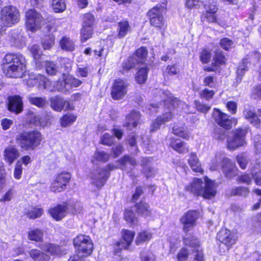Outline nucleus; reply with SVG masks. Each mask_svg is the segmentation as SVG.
Returning <instances> with one entry per match:
<instances>
[{
    "label": "nucleus",
    "instance_id": "obj_11",
    "mask_svg": "<svg viewBox=\"0 0 261 261\" xmlns=\"http://www.w3.org/2000/svg\"><path fill=\"white\" fill-rule=\"evenodd\" d=\"M128 84L126 82L120 80H115L111 87V95L114 100L122 99L127 93Z\"/></svg>",
    "mask_w": 261,
    "mask_h": 261
},
{
    "label": "nucleus",
    "instance_id": "obj_26",
    "mask_svg": "<svg viewBox=\"0 0 261 261\" xmlns=\"http://www.w3.org/2000/svg\"><path fill=\"white\" fill-rule=\"evenodd\" d=\"M170 146L179 153H187L189 152V147L188 144L178 139L171 138L170 142Z\"/></svg>",
    "mask_w": 261,
    "mask_h": 261
},
{
    "label": "nucleus",
    "instance_id": "obj_8",
    "mask_svg": "<svg viewBox=\"0 0 261 261\" xmlns=\"http://www.w3.org/2000/svg\"><path fill=\"white\" fill-rule=\"evenodd\" d=\"M212 117L219 125L226 129H230L232 124L236 125L237 123L236 119L229 118V116L218 109H214Z\"/></svg>",
    "mask_w": 261,
    "mask_h": 261
},
{
    "label": "nucleus",
    "instance_id": "obj_53",
    "mask_svg": "<svg viewBox=\"0 0 261 261\" xmlns=\"http://www.w3.org/2000/svg\"><path fill=\"white\" fill-rule=\"evenodd\" d=\"M124 218L126 222L131 224H135L137 222V218L135 213L130 210H126L124 212Z\"/></svg>",
    "mask_w": 261,
    "mask_h": 261
},
{
    "label": "nucleus",
    "instance_id": "obj_50",
    "mask_svg": "<svg viewBox=\"0 0 261 261\" xmlns=\"http://www.w3.org/2000/svg\"><path fill=\"white\" fill-rule=\"evenodd\" d=\"M249 193V190L247 188L244 187H235L231 190L230 195L231 196H247Z\"/></svg>",
    "mask_w": 261,
    "mask_h": 261
},
{
    "label": "nucleus",
    "instance_id": "obj_55",
    "mask_svg": "<svg viewBox=\"0 0 261 261\" xmlns=\"http://www.w3.org/2000/svg\"><path fill=\"white\" fill-rule=\"evenodd\" d=\"M110 154L103 151H97L94 155L93 158L97 161H100L102 162H108L109 160Z\"/></svg>",
    "mask_w": 261,
    "mask_h": 261
},
{
    "label": "nucleus",
    "instance_id": "obj_25",
    "mask_svg": "<svg viewBox=\"0 0 261 261\" xmlns=\"http://www.w3.org/2000/svg\"><path fill=\"white\" fill-rule=\"evenodd\" d=\"M203 184L201 179L195 178L189 185L185 187V189L195 196H201Z\"/></svg>",
    "mask_w": 261,
    "mask_h": 261
},
{
    "label": "nucleus",
    "instance_id": "obj_33",
    "mask_svg": "<svg viewBox=\"0 0 261 261\" xmlns=\"http://www.w3.org/2000/svg\"><path fill=\"white\" fill-rule=\"evenodd\" d=\"M27 100L31 105L36 106L39 108H44L46 103L47 100L45 97H37L34 94H29L27 97Z\"/></svg>",
    "mask_w": 261,
    "mask_h": 261
},
{
    "label": "nucleus",
    "instance_id": "obj_49",
    "mask_svg": "<svg viewBox=\"0 0 261 261\" xmlns=\"http://www.w3.org/2000/svg\"><path fill=\"white\" fill-rule=\"evenodd\" d=\"M94 17L91 13H86L83 15L82 27L93 28L94 22Z\"/></svg>",
    "mask_w": 261,
    "mask_h": 261
},
{
    "label": "nucleus",
    "instance_id": "obj_5",
    "mask_svg": "<svg viewBox=\"0 0 261 261\" xmlns=\"http://www.w3.org/2000/svg\"><path fill=\"white\" fill-rule=\"evenodd\" d=\"M20 14L18 9L14 6H7L1 12V20L6 26L11 27L17 23L20 19Z\"/></svg>",
    "mask_w": 261,
    "mask_h": 261
},
{
    "label": "nucleus",
    "instance_id": "obj_2",
    "mask_svg": "<svg viewBox=\"0 0 261 261\" xmlns=\"http://www.w3.org/2000/svg\"><path fill=\"white\" fill-rule=\"evenodd\" d=\"M42 140L41 133L37 130L27 131L16 136V143L20 148L25 150H33L38 146Z\"/></svg>",
    "mask_w": 261,
    "mask_h": 261
},
{
    "label": "nucleus",
    "instance_id": "obj_58",
    "mask_svg": "<svg viewBox=\"0 0 261 261\" xmlns=\"http://www.w3.org/2000/svg\"><path fill=\"white\" fill-rule=\"evenodd\" d=\"M29 50L35 59H38L42 55V52L39 46L37 44H33L29 47Z\"/></svg>",
    "mask_w": 261,
    "mask_h": 261
},
{
    "label": "nucleus",
    "instance_id": "obj_39",
    "mask_svg": "<svg viewBox=\"0 0 261 261\" xmlns=\"http://www.w3.org/2000/svg\"><path fill=\"white\" fill-rule=\"evenodd\" d=\"M172 133L184 139L189 138V132L186 127L174 125L172 128Z\"/></svg>",
    "mask_w": 261,
    "mask_h": 261
},
{
    "label": "nucleus",
    "instance_id": "obj_52",
    "mask_svg": "<svg viewBox=\"0 0 261 261\" xmlns=\"http://www.w3.org/2000/svg\"><path fill=\"white\" fill-rule=\"evenodd\" d=\"M93 34V28L82 27L81 31V38L83 42L86 41L91 38Z\"/></svg>",
    "mask_w": 261,
    "mask_h": 261
},
{
    "label": "nucleus",
    "instance_id": "obj_44",
    "mask_svg": "<svg viewBox=\"0 0 261 261\" xmlns=\"http://www.w3.org/2000/svg\"><path fill=\"white\" fill-rule=\"evenodd\" d=\"M76 119V117L72 114H68L64 115L60 119L61 125L63 127H67L71 125Z\"/></svg>",
    "mask_w": 261,
    "mask_h": 261
},
{
    "label": "nucleus",
    "instance_id": "obj_23",
    "mask_svg": "<svg viewBox=\"0 0 261 261\" xmlns=\"http://www.w3.org/2000/svg\"><path fill=\"white\" fill-rule=\"evenodd\" d=\"M205 10V17L211 22L216 21V13L218 10L216 3L214 0H209L204 4Z\"/></svg>",
    "mask_w": 261,
    "mask_h": 261
},
{
    "label": "nucleus",
    "instance_id": "obj_1",
    "mask_svg": "<svg viewBox=\"0 0 261 261\" xmlns=\"http://www.w3.org/2000/svg\"><path fill=\"white\" fill-rule=\"evenodd\" d=\"M3 64L4 72L9 77H21L25 71V60L21 54H6L3 60Z\"/></svg>",
    "mask_w": 261,
    "mask_h": 261
},
{
    "label": "nucleus",
    "instance_id": "obj_62",
    "mask_svg": "<svg viewBox=\"0 0 261 261\" xmlns=\"http://www.w3.org/2000/svg\"><path fill=\"white\" fill-rule=\"evenodd\" d=\"M46 71L48 74L55 75L57 72V66L51 62H46L45 64Z\"/></svg>",
    "mask_w": 261,
    "mask_h": 261
},
{
    "label": "nucleus",
    "instance_id": "obj_51",
    "mask_svg": "<svg viewBox=\"0 0 261 261\" xmlns=\"http://www.w3.org/2000/svg\"><path fill=\"white\" fill-rule=\"evenodd\" d=\"M52 7L55 12H62L66 9L65 0H53Z\"/></svg>",
    "mask_w": 261,
    "mask_h": 261
},
{
    "label": "nucleus",
    "instance_id": "obj_20",
    "mask_svg": "<svg viewBox=\"0 0 261 261\" xmlns=\"http://www.w3.org/2000/svg\"><path fill=\"white\" fill-rule=\"evenodd\" d=\"M222 169L225 176L228 178H232L237 175V168L228 158H223L222 161Z\"/></svg>",
    "mask_w": 261,
    "mask_h": 261
},
{
    "label": "nucleus",
    "instance_id": "obj_47",
    "mask_svg": "<svg viewBox=\"0 0 261 261\" xmlns=\"http://www.w3.org/2000/svg\"><path fill=\"white\" fill-rule=\"evenodd\" d=\"M43 213V210L42 208L32 207L26 213V215L30 219H36L40 217Z\"/></svg>",
    "mask_w": 261,
    "mask_h": 261
},
{
    "label": "nucleus",
    "instance_id": "obj_15",
    "mask_svg": "<svg viewBox=\"0 0 261 261\" xmlns=\"http://www.w3.org/2000/svg\"><path fill=\"white\" fill-rule=\"evenodd\" d=\"M122 239L124 242L120 241L117 243L116 245L118 247V249L115 251V253L116 255L119 256L120 255V253L122 249H127L129 246L131 244L135 233L134 231L128 230H122Z\"/></svg>",
    "mask_w": 261,
    "mask_h": 261
},
{
    "label": "nucleus",
    "instance_id": "obj_21",
    "mask_svg": "<svg viewBox=\"0 0 261 261\" xmlns=\"http://www.w3.org/2000/svg\"><path fill=\"white\" fill-rule=\"evenodd\" d=\"M68 205L67 203L58 204L48 210V213L56 221H60L67 214Z\"/></svg>",
    "mask_w": 261,
    "mask_h": 261
},
{
    "label": "nucleus",
    "instance_id": "obj_59",
    "mask_svg": "<svg viewBox=\"0 0 261 261\" xmlns=\"http://www.w3.org/2000/svg\"><path fill=\"white\" fill-rule=\"evenodd\" d=\"M151 234L146 231H142L139 234L138 237L137 238L136 242L137 245L145 242L148 241L151 238Z\"/></svg>",
    "mask_w": 261,
    "mask_h": 261
},
{
    "label": "nucleus",
    "instance_id": "obj_4",
    "mask_svg": "<svg viewBox=\"0 0 261 261\" xmlns=\"http://www.w3.org/2000/svg\"><path fill=\"white\" fill-rule=\"evenodd\" d=\"M82 83L81 81L73 76L67 75L59 79L54 87L56 91L66 94L72 88L79 87Z\"/></svg>",
    "mask_w": 261,
    "mask_h": 261
},
{
    "label": "nucleus",
    "instance_id": "obj_9",
    "mask_svg": "<svg viewBox=\"0 0 261 261\" xmlns=\"http://www.w3.org/2000/svg\"><path fill=\"white\" fill-rule=\"evenodd\" d=\"M247 134L246 129L239 128L234 133L232 138H228L227 146L230 150H234L239 147L242 146L245 143V136Z\"/></svg>",
    "mask_w": 261,
    "mask_h": 261
},
{
    "label": "nucleus",
    "instance_id": "obj_40",
    "mask_svg": "<svg viewBox=\"0 0 261 261\" xmlns=\"http://www.w3.org/2000/svg\"><path fill=\"white\" fill-rule=\"evenodd\" d=\"M11 43L12 45L21 47L24 45V38L17 32H13L11 34Z\"/></svg>",
    "mask_w": 261,
    "mask_h": 261
},
{
    "label": "nucleus",
    "instance_id": "obj_32",
    "mask_svg": "<svg viewBox=\"0 0 261 261\" xmlns=\"http://www.w3.org/2000/svg\"><path fill=\"white\" fill-rule=\"evenodd\" d=\"M50 102L51 108L56 112H60L64 109V99L61 96L50 97Z\"/></svg>",
    "mask_w": 261,
    "mask_h": 261
},
{
    "label": "nucleus",
    "instance_id": "obj_17",
    "mask_svg": "<svg viewBox=\"0 0 261 261\" xmlns=\"http://www.w3.org/2000/svg\"><path fill=\"white\" fill-rule=\"evenodd\" d=\"M109 176L110 173L107 171V170L102 168L97 169L92 174L91 177L93 180V184L97 188H101L106 182Z\"/></svg>",
    "mask_w": 261,
    "mask_h": 261
},
{
    "label": "nucleus",
    "instance_id": "obj_43",
    "mask_svg": "<svg viewBox=\"0 0 261 261\" xmlns=\"http://www.w3.org/2000/svg\"><path fill=\"white\" fill-rule=\"evenodd\" d=\"M148 72V69L146 67L141 68L138 71L136 75V80L139 84H143L146 81Z\"/></svg>",
    "mask_w": 261,
    "mask_h": 261
},
{
    "label": "nucleus",
    "instance_id": "obj_31",
    "mask_svg": "<svg viewBox=\"0 0 261 261\" xmlns=\"http://www.w3.org/2000/svg\"><path fill=\"white\" fill-rule=\"evenodd\" d=\"M189 164L192 170L196 172L203 173L201 163L197 157L195 153H191L188 159Z\"/></svg>",
    "mask_w": 261,
    "mask_h": 261
},
{
    "label": "nucleus",
    "instance_id": "obj_18",
    "mask_svg": "<svg viewBox=\"0 0 261 261\" xmlns=\"http://www.w3.org/2000/svg\"><path fill=\"white\" fill-rule=\"evenodd\" d=\"M20 156V151L15 145H9L4 149V159L9 165H11Z\"/></svg>",
    "mask_w": 261,
    "mask_h": 261
},
{
    "label": "nucleus",
    "instance_id": "obj_7",
    "mask_svg": "<svg viewBox=\"0 0 261 261\" xmlns=\"http://www.w3.org/2000/svg\"><path fill=\"white\" fill-rule=\"evenodd\" d=\"M25 17L27 27L32 32L39 29L43 21L42 16L34 9L28 10L26 12Z\"/></svg>",
    "mask_w": 261,
    "mask_h": 261
},
{
    "label": "nucleus",
    "instance_id": "obj_14",
    "mask_svg": "<svg viewBox=\"0 0 261 261\" xmlns=\"http://www.w3.org/2000/svg\"><path fill=\"white\" fill-rule=\"evenodd\" d=\"M199 217V213L197 211H189L182 217L180 221L183 224V230L187 232L195 225L197 219Z\"/></svg>",
    "mask_w": 261,
    "mask_h": 261
},
{
    "label": "nucleus",
    "instance_id": "obj_64",
    "mask_svg": "<svg viewBox=\"0 0 261 261\" xmlns=\"http://www.w3.org/2000/svg\"><path fill=\"white\" fill-rule=\"evenodd\" d=\"M140 258L141 261H156L155 255L150 252L142 253Z\"/></svg>",
    "mask_w": 261,
    "mask_h": 261
},
{
    "label": "nucleus",
    "instance_id": "obj_60",
    "mask_svg": "<svg viewBox=\"0 0 261 261\" xmlns=\"http://www.w3.org/2000/svg\"><path fill=\"white\" fill-rule=\"evenodd\" d=\"M100 143L107 146L112 145L114 143L113 136L108 133L105 134L101 137Z\"/></svg>",
    "mask_w": 261,
    "mask_h": 261
},
{
    "label": "nucleus",
    "instance_id": "obj_57",
    "mask_svg": "<svg viewBox=\"0 0 261 261\" xmlns=\"http://www.w3.org/2000/svg\"><path fill=\"white\" fill-rule=\"evenodd\" d=\"M249 62L247 59H243L240 63L238 68L237 73L239 76L242 77L246 71L248 70V65Z\"/></svg>",
    "mask_w": 261,
    "mask_h": 261
},
{
    "label": "nucleus",
    "instance_id": "obj_41",
    "mask_svg": "<svg viewBox=\"0 0 261 261\" xmlns=\"http://www.w3.org/2000/svg\"><path fill=\"white\" fill-rule=\"evenodd\" d=\"M43 236V231L38 228L31 230L28 232V238L31 241L36 242L42 241Z\"/></svg>",
    "mask_w": 261,
    "mask_h": 261
},
{
    "label": "nucleus",
    "instance_id": "obj_27",
    "mask_svg": "<svg viewBox=\"0 0 261 261\" xmlns=\"http://www.w3.org/2000/svg\"><path fill=\"white\" fill-rule=\"evenodd\" d=\"M243 115L246 119L253 125L257 127L260 124V120L258 118L255 110L249 105L245 106Z\"/></svg>",
    "mask_w": 261,
    "mask_h": 261
},
{
    "label": "nucleus",
    "instance_id": "obj_56",
    "mask_svg": "<svg viewBox=\"0 0 261 261\" xmlns=\"http://www.w3.org/2000/svg\"><path fill=\"white\" fill-rule=\"evenodd\" d=\"M137 62V59L133 57H129L127 60L122 63V68L123 69L128 70L135 67Z\"/></svg>",
    "mask_w": 261,
    "mask_h": 261
},
{
    "label": "nucleus",
    "instance_id": "obj_46",
    "mask_svg": "<svg viewBox=\"0 0 261 261\" xmlns=\"http://www.w3.org/2000/svg\"><path fill=\"white\" fill-rule=\"evenodd\" d=\"M41 44L44 49H50L55 44V37L51 34L45 36Z\"/></svg>",
    "mask_w": 261,
    "mask_h": 261
},
{
    "label": "nucleus",
    "instance_id": "obj_28",
    "mask_svg": "<svg viewBox=\"0 0 261 261\" xmlns=\"http://www.w3.org/2000/svg\"><path fill=\"white\" fill-rule=\"evenodd\" d=\"M141 118L140 113L138 111H132L128 116H126L124 126L128 129H131L133 127L137 126Z\"/></svg>",
    "mask_w": 261,
    "mask_h": 261
},
{
    "label": "nucleus",
    "instance_id": "obj_13",
    "mask_svg": "<svg viewBox=\"0 0 261 261\" xmlns=\"http://www.w3.org/2000/svg\"><path fill=\"white\" fill-rule=\"evenodd\" d=\"M70 178V174L67 172L59 174L57 176L50 186L51 191L54 192L63 191L65 189Z\"/></svg>",
    "mask_w": 261,
    "mask_h": 261
},
{
    "label": "nucleus",
    "instance_id": "obj_24",
    "mask_svg": "<svg viewBox=\"0 0 261 261\" xmlns=\"http://www.w3.org/2000/svg\"><path fill=\"white\" fill-rule=\"evenodd\" d=\"M173 117L171 112H168L158 116L151 125L150 131L155 132L160 129L161 126L171 121Z\"/></svg>",
    "mask_w": 261,
    "mask_h": 261
},
{
    "label": "nucleus",
    "instance_id": "obj_42",
    "mask_svg": "<svg viewBox=\"0 0 261 261\" xmlns=\"http://www.w3.org/2000/svg\"><path fill=\"white\" fill-rule=\"evenodd\" d=\"M237 161L240 167L242 169H246L250 159L246 153H242L236 156Z\"/></svg>",
    "mask_w": 261,
    "mask_h": 261
},
{
    "label": "nucleus",
    "instance_id": "obj_48",
    "mask_svg": "<svg viewBox=\"0 0 261 261\" xmlns=\"http://www.w3.org/2000/svg\"><path fill=\"white\" fill-rule=\"evenodd\" d=\"M147 49L145 47H142L137 50L135 56L133 57L136 58L137 59V62L138 64H141L144 62V59L147 57Z\"/></svg>",
    "mask_w": 261,
    "mask_h": 261
},
{
    "label": "nucleus",
    "instance_id": "obj_29",
    "mask_svg": "<svg viewBox=\"0 0 261 261\" xmlns=\"http://www.w3.org/2000/svg\"><path fill=\"white\" fill-rule=\"evenodd\" d=\"M163 98L165 105L168 103L174 108L178 107L180 105H183L184 102L178 98L174 97L173 95L169 91L162 92Z\"/></svg>",
    "mask_w": 261,
    "mask_h": 261
},
{
    "label": "nucleus",
    "instance_id": "obj_3",
    "mask_svg": "<svg viewBox=\"0 0 261 261\" xmlns=\"http://www.w3.org/2000/svg\"><path fill=\"white\" fill-rule=\"evenodd\" d=\"M73 244L76 248V253L87 257L90 255L93 251V245L89 237L79 235L73 239Z\"/></svg>",
    "mask_w": 261,
    "mask_h": 261
},
{
    "label": "nucleus",
    "instance_id": "obj_63",
    "mask_svg": "<svg viewBox=\"0 0 261 261\" xmlns=\"http://www.w3.org/2000/svg\"><path fill=\"white\" fill-rule=\"evenodd\" d=\"M194 105L198 111L203 113H207L211 109L210 106L201 103L199 101L196 100L194 101Z\"/></svg>",
    "mask_w": 261,
    "mask_h": 261
},
{
    "label": "nucleus",
    "instance_id": "obj_12",
    "mask_svg": "<svg viewBox=\"0 0 261 261\" xmlns=\"http://www.w3.org/2000/svg\"><path fill=\"white\" fill-rule=\"evenodd\" d=\"M217 238L226 246L227 251L235 244L237 240L236 234L227 229L220 230L217 234Z\"/></svg>",
    "mask_w": 261,
    "mask_h": 261
},
{
    "label": "nucleus",
    "instance_id": "obj_19",
    "mask_svg": "<svg viewBox=\"0 0 261 261\" xmlns=\"http://www.w3.org/2000/svg\"><path fill=\"white\" fill-rule=\"evenodd\" d=\"M222 169L225 176L228 178H232L237 175V168L228 158H223L222 161Z\"/></svg>",
    "mask_w": 261,
    "mask_h": 261
},
{
    "label": "nucleus",
    "instance_id": "obj_36",
    "mask_svg": "<svg viewBox=\"0 0 261 261\" xmlns=\"http://www.w3.org/2000/svg\"><path fill=\"white\" fill-rule=\"evenodd\" d=\"M117 162L120 165V168L123 170H126L127 164L132 166H134L137 164L135 159L128 155H124L118 160Z\"/></svg>",
    "mask_w": 261,
    "mask_h": 261
},
{
    "label": "nucleus",
    "instance_id": "obj_30",
    "mask_svg": "<svg viewBox=\"0 0 261 261\" xmlns=\"http://www.w3.org/2000/svg\"><path fill=\"white\" fill-rule=\"evenodd\" d=\"M42 249L46 252L55 256H59L66 253L65 250L60 246L53 244H46Z\"/></svg>",
    "mask_w": 261,
    "mask_h": 261
},
{
    "label": "nucleus",
    "instance_id": "obj_45",
    "mask_svg": "<svg viewBox=\"0 0 261 261\" xmlns=\"http://www.w3.org/2000/svg\"><path fill=\"white\" fill-rule=\"evenodd\" d=\"M48 119L45 115H35L33 116L32 122L36 126H44L46 125Z\"/></svg>",
    "mask_w": 261,
    "mask_h": 261
},
{
    "label": "nucleus",
    "instance_id": "obj_37",
    "mask_svg": "<svg viewBox=\"0 0 261 261\" xmlns=\"http://www.w3.org/2000/svg\"><path fill=\"white\" fill-rule=\"evenodd\" d=\"M60 45L63 50L72 51L75 49L74 42L69 37L64 36L60 41Z\"/></svg>",
    "mask_w": 261,
    "mask_h": 261
},
{
    "label": "nucleus",
    "instance_id": "obj_61",
    "mask_svg": "<svg viewBox=\"0 0 261 261\" xmlns=\"http://www.w3.org/2000/svg\"><path fill=\"white\" fill-rule=\"evenodd\" d=\"M214 137L219 141H223L225 139V130L222 128L216 127L214 130Z\"/></svg>",
    "mask_w": 261,
    "mask_h": 261
},
{
    "label": "nucleus",
    "instance_id": "obj_34",
    "mask_svg": "<svg viewBox=\"0 0 261 261\" xmlns=\"http://www.w3.org/2000/svg\"><path fill=\"white\" fill-rule=\"evenodd\" d=\"M29 255L34 261H48L49 259L48 255L36 249L31 250Z\"/></svg>",
    "mask_w": 261,
    "mask_h": 261
},
{
    "label": "nucleus",
    "instance_id": "obj_10",
    "mask_svg": "<svg viewBox=\"0 0 261 261\" xmlns=\"http://www.w3.org/2000/svg\"><path fill=\"white\" fill-rule=\"evenodd\" d=\"M184 242L186 246L194 248L193 251L195 252L194 259L197 261H204L203 254L201 249L199 242L197 238L190 233L186 234L184 237Z\"/></svg>",
    "mask_w": 261,
    "mask_h": 261
},
{
    "label": "nucleus",
    "instance_id": "obj_54",
    "mask_svg": "<svg viewBox=\"0 0 261 261\" xmlns=\"http://www.w3.org/2000/svg\"><path fill=\"white\" fill-rule=\"evenodd\" d=\"M213 60L214 62L213 64L217 66L225 63V58L222 54L221 51L217 50L215 51V55L214 57Z\"/></svg>",
    "mask_w": 261,
    "mask_h": 261
},
{
    "label": "nucleus",
    "instance_id": "obj_38",
    "mask_svg": "<svg viewBox=\"0 0 261 261\" xmlns=\"http://www.w3.org/2000/svg\"><path fill=\"white\" fill-rule=\"evenodd\" d=\"M138 213L145 217H149L151 215V211L149 208L148 204L144 201H140L136 205Z\"/></svg>",
    "mask_w": 261,
    "mask_h": 261
},
{
    "label": "nucleus",
    "instance_id": "obj_35",
    "mask_svg": "<svg viewBox=\"0 0 261 261\" xmlns=\"http://www.w3.org/2000/svg\"><path fill=\"white\" fill-rule=\"evenodd\" d=\"M130 30V27L127 21L123 20L120 21L118 23L117 31L118 33L117 37L120 39L124 37Z\"/></svg>",
    "mask_w": 261,
    "mask_h": 261
},
{
    "label": "nucleus",
    "instance_id": "obj_22",
    "mask_svg": "<svg viewBox=\"0 0 261 261\" xmlns=\"http://www.w3.org/2000/svg\"><path fill=\"white\" fill-rule=\"evenodd\" d=\"M8 110L11 112L19 114L23 110L22 98L19 95L10 96L8 98Z\"/></svg>",
    "mask_w": 261,
    "mask_h": 261
},
{
    "label": "nucleus",
    "instance_id": "obj_16",
    "mask_svg": "<svg viewBox=\"0 0 261 261\" xmlns=\"http://www.w3.org/2000/svg\"><path fill=\"white\" fill-rule=\"evenodd\" d=\"M216 194L217 185L215 182L206 177L201 196L205 199H211L213 198Z\"/></svg>",
    "mask_w": 261,
    "mask_h": 261
},
{
    "label": "nucleus",
    "instance_id": "obj_6",
    "mask_svg": "<svg viewBox=\"0 0 261 261\" xmlns=\"http://www.w3.org/2000/svg\"><path fill=\"white\" fill-rule=\"evenodd\" d=\"M164 11L165 8L161 5H157L148 11L147 15L151 25L160 29L164 26L165 24L163 16Z\"/></svg>",
    "mask_w": 261,
    "mask_h": 261
}]
</instances>
